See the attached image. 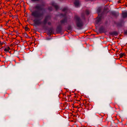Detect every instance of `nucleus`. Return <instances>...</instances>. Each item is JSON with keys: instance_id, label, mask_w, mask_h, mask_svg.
Returning a JSON list of instances; mask_svg holds the SVG:
<instances>
[{"instance_id": "nucleus-1", "label": "nucleus", "mask_w": 127, "mask_h": 127, "mask_svg": "<svg viewBox=\"0 0 127 127\" xmlns=\"http://www.w3.org/2000/svg\"><path fill=\"white\" fill-rule=\"evenodd\" d=\"M33 8L36 10L32 11L31 15L35 19L33 20V22L34 25H39L42 24L45 25L47 23L48 21L50 18V16L49 15L46 16L43 22L41 21L43 19L44 15V13L43 12H41L43 10L42 8L40 5H35Z\"/></svg>"}, {"instance_id": "nucleus-2", "label": "nucleus", "mask_w": 127, "mask_h": 127, "mask_svg": "<svg viewBox=\"0 0 127 127\" xmlns=\"http://www.w3.org/2000/svg\"><path fill=\"white\" fill-rule=\"evenodd\" d=\"M74 18L76 20V23L77 27L81 28L84 25V23L82 19L78 16L76 15Z\"/></svg>"}, {"instance_id": "nucleus-3", "label": "nucleus", "mask_w": 127, "mask_h": 127, "mask_svg": "<svg viewBox=\"0 0 127 127\" xmlns=\"http://www.w3.org/2000/svg\"><path fill=\"white\" fill-rule=\"evenodd\" d=\"M62 30V27L60 25L58 26L57 28L56 31L57 33H60Z\"/></svg>"}, {"instance_id": "nucleus-4", "label": "nucleus", "mask_w": 127, "mask_h": 127, "mask_svg": "<svg viewBox=\"0 0 127 127\" xmlns=\"http://www.w3.org/2000/svg\"><path fill=\"white\" fill-rule=\"evenodd\" d=\"M60 23L61 24H63L66 23L67 24V20L66 18H65L61 20L60 21Z\"/></svg>"}, {"instance_id": "nucleus-5", "label": "nucleus", "mask_w": 127, "mask_h": 127, "mask_svg": "<svg viewBox=\"0 0 127 127\" xmlns=\"http://www.w3.org/2000/svg\"><path fill=\"white\" fill-rule=\"evenodd\" d=\"M122 16L123 18H127V11L122 12Z\"/></svg>"}, {"instance_id": "nucleus-6", "label": "nucleus", "mask_w": 127, "mask_h": 127, "mask_svg": "<svg viewBox=\"0 0 127 127\" xmlns=\"http://www.w3.org/2000/svg\"><path fill=\"white\" fill-rule=\"evenodd\" d=\"M51 5L53 6L56 9V10H58L59 8V7L58 5L56 4L54 2H52L51 3Z\"/></svg>"}, {"instance_id": "nucleus-7", "label": "nucleus", "mask_w": 127, "mask_h": 127, "mask_svg": "<svg viewBox=\"0 0 127 127\" xmlns=\"http://www.w3.org/2000/svg\"><path fill=\"white\" fill-rule=\"evenodd\" d=\"M102 18V17L100 16L95 21V23L96 24H98L99 22L101 21Z\"/></svg>"}, {"instance_id": "nucleus-8", "label": "nucleus", "mask_w": 127, "mask_h": 127, "mask_svg": "<svg viewBox=\"0 0 127 127\" xmlns=\"http://www.w3.org/2000/svg\"><path fill=\"white\" fill-rule=\"evenodd\" d=\"M104 31V29L103 27L100 28L99 29V32L100 33L103 32Z\"/></svg>"}, {"instance_id": "nucleus-9", "label": "nucleus", "mask_w": 127, "mask_h": 127, "mask_svg": "<svg viewBox=\"0 0 127 127\" xmlns=\"http://www.w3.org/2000/svg\"><path fill=\"white\" fill-rule=\"evenodd\" d=\"M110 34L111 35H118V33L116 31H114L110 33Z\"/></svg>"}, {"instance_id": "nucleus-10", "label": "nucleus", "mask_w": 127, "mask_h": 127, "mask_svg": "<svg viewBox=\"0 0 127 127\" xmlns=\"http://www.w3.org/2000/svg\"><path fill=\"white\" fill-rule=\"evenodd\" d=\"M74 4L76 6H78L79 5V0H75L74 2Z\"/></svg>"}, {"instance_id": "nucleus-11", "label": "nucleus", "mask_w": 127, "mask_h": 127, "mask_svg": "<svg viewBox=\"0 0 127 127\" xmlns=\"http://www.w3.org/2000/svg\"><path fill=\"white\" fill-rule=\"evenodd\" d=\"M10 49L9 47H8L7 48H5L4 50V51L5 52H9V50Z\"/></svg>"}, {"instance_id": "nucleus-12", "label": "nucleus", "mask_w": 127, "mask_h": 127, "mask_svg": "<svg viewBox=\"0 0 127 127\" xmlns=\"http://www.w3.org/2000/svg\"><path fill=\"white\" fill-rule=\"evenodd\" d=\"M125 55L124 53H121L119 54V56L120 58H121L122 57Z\"/></svg>"}, {"instance_id": "nucleus-13", "label": "nucleus", "mask_w": 127, "mask_h": 127, "mask_svg": "<svg viewBox=\"0 0 127 127\" xmlns=\"http://www.w3.org/2000/svg\"><path fill=\"white\" fill-rule=\"evenodd\" d=\"M67 28V30L69 31H71L72 29L70 25H69L68 26Z\"/></svg>"}, {"instance_id": "nucleus-14", "label": "nucleus", "mask_w": 127, "mask_h": 127, "mask_svg": "<svg viewBox=\"0 0 127 127\" xmlns=\"http://www.w3.org/2000/svg\"><path fill=\"white\" fill-rule=\"evenodd\" d=\"M83 104L84 105H86V104L88 103V101L86 100H84L83 101Z\"/></svg>"}, {"instance_id": "nucleus-15", "label": "nucleus", "mask_w": 127, "mask_h": 127, "mask_svg": "<svg viewBox=\"0 0 127 127\" xmlns=\"http://www.w3.org/2000/svg\"><path fill=\"white\" fill-rule=\"evenodd\" d=\"M90 102L89 101H88V103H87V104H86V105H85V107H89L90 106V104H89Z\"/></svg>"}, {"instance_id": "nucleus-16", "label": "nucleus", "mask_w": 127, "mask_h": 127, "mask_svg": "<svg viewBox=\"0 0 127 127\" xmlns=\"http://www.w3.org/2000/svg\"><path fill=\"white\" fill-rule=\"evenodd\" d=\"M48 33L50 34H52L53 32L52 29H51L49 30Z\"/></svg>"}, {"instance_id": "nucleus-17", "label": "nucleus", "mask_w": 127, "mask_h": 127, "mask_svg": "<svg viewBox=\"0 0 127 127\" xmlns=\"http://www.w3.org/2000/svg\"><path fill=\"white\" fill-rule=\"evenodd\" d=\"M67 10V8L66 7H65L63 9L62 11H66Z\"/></svg>"}, {"instance_id": "nucleus-18", "label": "nucleus", "mask_w": 127, "mask_h": 127, "mask_svg": "<svg viewBox=\"0 0 127 127\" xmlns=\"http://www.w3.org/2000/svg\"><path fill=\"white\" fill-rule=\"evenodd\" d=\"M25 29L26 31H29V28L27 26H26L25 27Z\"/></svg>"}, {"instance_id": "nucleus-19", "label": "nucleus", "mask_w": 127, "mask_h": 127, "mask_svg": "<svg viewBox=\"0 0 127 127\" xmlns=\"http://www.w3.org/2000/svg\"><path fill=\"white\" fill-rule=\"evenodd\" d=\"M87 15H88L90 14L89 11L88 10H86L85 11Z\"/></svg>"}, {"instance_id": "nucleus-20", "label": "nucleus", "mask_w": 127, "mask_h": 127, "mask_svg": "<svg viewBox=\"0 0 127 127\" xmlns=\"http://www.w3.org/2000/svg\"><path fill=\"white\" fill-rule=\"evenodd\" d=\"M32 2H38L39 1V0H31Z\"/></svg>"}, {"instance_id": "nucleus-21", "label": "nucleus", "mask_w": 127, "mask_h": 127, "mask_svg": "<svg viewBox=\"0 0 127 127\" xmlns=\"http://www.w3.org/2000/svg\"><path fill=\"white\" fill-rule=\"evenodd\" d=\"M101 11V9L100 8H99L97 9V11L98 13H99Z\"/></svg>"}, {"instance_id": "nucleus-22", "label": "nucleus", "mask_w": 127, "mask_h": 127, "mask_svg": "<svg viewBox=\"0 0 127 127\" xmlns=\"http://www.w3.org/2000/svg\"><path fill=\"white\" fill-rule=\"evenodd\" d=\"M48 9L50 11H51L52 10V7H49L48 8Z\"/></svg>"}, {"instance_id": "nucleus-23", "label": "nucleus", "mask_w": 127, "mask_h": 127, "mask_svg": "<svg viewBox=\"0 0 127 127\" xmlns=\"http://www.w3.org/2000/svg\"><path fill=\"white\" fill-rule=\"evenodd\" d=\"M47 23L48 25H51V23L50 22H48Z\"/></svg>"}, {"instance_id": "nucleus-24", "label": "nucleus", "mask_w": 127, "mask_h": 127, "mask_svg": "<svg viewBox=\"0 0 127 127\" xmlns=\"http://www.w3.org/2000/svg\"><path fill=\"white\" fill-rule=\"evenodd\" d=\"M124 33L126 34L127 35V30L125 31Z\"/></svg>"}, {"instance_id": "nucleus-25", "label": "nucleus", "mask_w": 127, "mask_h": 127, "mask_svg": "<svg viewBox=\"0 0 127 127\" xmlns=\"http://www.w3.org/2000/svg\"><path fill=\"white\" fill-rule=\"evenodd\" d=\"M4 44V42H2V43H0V45H3Z\"/></svg>"}, {"instance_id": "nucleus-26", "label": "nucleus", "mask_w": 127, "mask_h": 127, "mask_svg": "<svg viewBox=\"0 0 127 127\" xmlns=\"http://www.w3.org/2000/svg\"><path fill=\"white\" fill-rule=\"evenodd\" d=\"M121 0H119L118 1V3H121Z\"/></svg>"}, {"instance_id": "nucleus-27", "label": "nucleus", "mask_w": 127, "mask_h": 127, "mask_svg": "<svg viewBox=\"0 0 127 127\" xmlns=\"http://www.w3.org/2000/svg\"><path fill=\"white\" fill-rule=\"evenodd\" d=\"M60 15H61V16H65V15H63V14H60Z\"/></svg>"}]
</instances>
